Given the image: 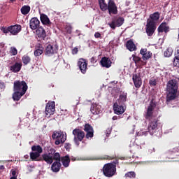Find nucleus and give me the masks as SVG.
Listing matches in <instances>:
<instances>
[{"label":"nucleus","mask_w":179,"mask_h":179,"mask_svg":"<svg viewBox=\"0 0 179 179\" xmlns=\"http://www.w3.org/2000/svg\"><path fill=\"white\" fill-rule=\"evenodd\" d=\"M156 108V102L153 100L150 101L146 113L144 115L145 120H149L148 131H156L157 129V125L159 124V117H157L153 115V110Z\"/></svg>","instance_id":"nucleus-1"},{"label":"nucleus","mask_w":179,"mask_h":179,"mask_svg":"<svg viewBox=\"0 0 179 179\" xmlns=\"http://www.w3.org/2000/svg\"><path fill=\"white\" fill-rule=\"evenodd\" d=\"M49 156L51 157L50 163H47V164H52L51 170L53 173H58L61 170V155L59 152H57V150L54 148H51L49 150Z\"/></svg>","instance_id":"nucleus-2"},{"label":"nucleus","mask_w":179,"mask_h":179,"mask_svg":"<svg viewBox=\"0 0 179 179\" xmlns=\"http://www.w3.org/2000/svg\"><path fill=\"white\" fill-rule=\"evenodd\" d=\"M166 101L170 103L172 100L177 99V93L178 92V82L176 79L169 80L166 84Z\"/></svg>","instance_id":"nucleus-3"},{"label":"nucleus","mask_w":179,"mask_h":179,"mask_svg":"<svg viewBox=\"0 0 179 179\" xmlns=\"http://www.w3.org/2000/svg\"><path fill=\"white\" fill-rule=\"evenodd\" d=\"M30 159L32 162H45V163H51V157H50V151L48 153H44L40 157L38 152H31L29 153Z\"/></svg>","instance_id":"nucleus-4"},{"label":"nucleus","mask_w":179,"mask_h":179,"mask_svg":"<svg viewBox=\"0 0 179 179\" xmlns=\"http://www.w3.org/2000/svg\"><path fill=\"white\" fill-rule=\"evenodd\" d=\"M58 43L57 42L49 43L45 47V55L46 57H52L58 52Z\"/></svg>","instance_id":"nucleus-5"},{"label":"nucleus","mask_w":179,"mask_h":179,"mask_svg":"<svg viewBox=\"0 0 179 179\" xmlns=\"http://www.w3.org/2000/svg\"><path fill=\"white\" fill-rule=\"evenodd\" d=\"M102 171L105 177H113V176H115L117 173V168H115V165H113L111 163H108L103 166Z\"/></svg>","instance_id":"nucleus-6"},{"label":"nucleus","mask_w":179,"mask_h":179,"mask_svg":"<svg viewBox=\"0 0 179 179\" xmlns=\"http://www.w3.org/2000/svg\"><path fill=\"white\" fill-rule=\"evenodd\" d=\"M73 135L74 136L73 141L76 146H79L80 142L83 141L86 134L85 131H82L80 129H74L72 132Z\"/></svg>","instance_id":"nucleus-7"},{"label":"nucleus","mask_w":179,"mask_h":179,"mask_svg":"<svg viewBox=\"0 0 179 179\" xmlns=\"http://www.w3.org/2000/svg\"><path fill=\"white\" fill-rule=\"evenodd\" d=\"M27 89H29V87L27 86V83H26V81H14L13 92H22L23 93H26V92H27Z\"/></svg>","instance_id":"nucleus-8"},{"label":"nucleus","mask_w":179,"mask_h":179,"mask_svg":"<svg viewBox=\"0 0 179 179\" xmlns=\"http://www.w3.org/2000/svg\"><path fill=\"white\" fill-rule=\"evenodd\" d=\"M52 139H56L55 144L60 145V143H65L66 141V134H64L62 131H55L52 135Z\"/></svg>","instance_id":"nucleus-9"},{"label":"nucleus","mask_w":179,"mask_h":179,"mask_svg":"<svg viewBox=\"0 0 179 179\" xmlns=\"http://www.w3.org/2000/svg\"><path fill=\"white\" fill-rule=\"evenodd\" d=\"M145 31L147 36L152 37L155 34V31H156V22L153 20H148Z\"/></svg>","instance_id":"nucleus-10"},{"label":"nucleus","mask_w":179,"mask_h":179,"mask_svg":"<svg viewBox=\"0 0 179 179\" xmlns=\"http://www.w3.org/2000/svg\"><path fill=\"white\" fill-rule=\"evenodd\" d=\"M132 80L136 89H140L141 86H142V73L141 71L133 73Z\"/></svg>","instance_id":"nucleus-11"},{"label":"nucleus","mask_w":179,"mask_h":179,"mask_svg":"<svg viewBox=\"0 0 179 179\" xmlns=\"http://www.w3.org/2000/svg\"><path fill=\"white\" fill-rule=\"evenodd\" d=\"M124 19L122 17H119L117 18H115L112 20L110 23H109V26L112 30H115L116 27H121L122 24H124Z\"/></svg>","instance_id":"nucleus-12"},{"label":"nucleus","mask_w":179,"mask_h":179,"mask_svg":"<svg viewBox=\"0 0 179 179\" xmlns=\"http://www.w3.org/2000/svg\"><path fill=\"white\" fill-rule=\"evenodd\" d=\"M83 130L85 132H86L85 138L86 139H92L93 136H94V129H93V127L90 125L89 123H86L84 125Z\"/></svg>","instance_id":"nucleus-13"},{"label":"nucleus","mask_w":179,"mask_h":179,"mask_svg":"<svg viewBox=\"0 0 179 179\" xmlns=\"http://www.w3.org/2000/svg\"><path fill=\"white\" fill-rule=\"evenodd\" d=\"M55 112V101H48V103H46L45 106V115L48 117H50V115H52Z\"/></svg>","instance_id":"nucleus-14"},{"label":"nucleus","mask_w":179,"mask_h":179,"mask_svg":"<svg viewBox=\"0 0 179 179\" xmlns=\"http://www.w3.org/2000/svg\"><path fill=\"white\" fill-rule=\"evenodd\" d=\"M108 10L109 15H117V13H118V8L114 1L109 0L108 3Z\"/></svg>","instance_id":"nucleus-15"},{"label":"nucleus","mask_w":179,"mask_h":179,"mask_svg":"<svg viewBox=\"0 0 179 179\" xmlns=\"http://www.w3.org/2000/svg\"><path fill=\"white\" fill-rule=\"evenodd\" d=\"M113 111L117 115H121L125 113V108L122 103H118L116 102L113 104Z\"/></svg>","instance_id":"nucleus-16"},{"label":"nucleus","mask_w":179,"mask_h":179,"mask_svg":"<svg viewBox=\"0 0 179 179\" xmlns=\"http://www.w3.org/2000/svg\"><path fill=\"white\" fill-rule=\"evenodd\" d=\"M140 54L142 55V59L144 62H148V59H150L152 57V53L148 51L146 48H142L140 50Z\"/></svg>","instance_id":"nucleus-17"},{"label":"nucleus","mask_w":179,"mask_h":179,"mask_svg":"<svg viewBox=\"0 0 179 179\" xmlns=\"http://www.w3.org/2000/svg\"><path fill=\"white\" fill-rule=\"evenodd\" d=\"M78 66L80 71L85 74L87 71V62H86V59L81 58L78 62Z\"/></svg>","instance_id":"nucleus-18"},{"label":"nucleus","mask_w":179,"mask_h":179,"mask_svg":"<svg viewBox=\"0 0 179 179\" xmlns=\"http://www.w3.org/2000/svg\"><path fill=\"white\" fill-rule=\"evenodd\" d=\"M132 58L134 64H136V66H138V68H142V66H145L146 64H148V62H144L142 60V58L136 55H132Z\"/></svg>","instance_id":"nucleus-19"},{"label":"nucleus","mask_w":179,"mask_h":179,"mask_svg":"<svg viewBox=\"0 0 179 179\" xmlns=\"http://www.w3.org/2000/svg\"><path fill=\"white\" fill-rule=\"evenodd\" d=\"M29 27L31 30H37L40 27V20L37 17H33L29 21Z\"/></svg>","instance_id":"nucleus-20"},{"label":"nucleus","mask_w":179,"mask_h":179,"mask_svg":"<svg viewBox=\"0 0 179 179\" xmlns=\"http://www.w3.org/2000/svg\"><path fill=\"white\" fill-rule=\"evenodd\" d=\"M40 20L42 24H44L45 26L50 27L52 24V22H51V20H50L48 16L44 13L40 14Z\"/></svg>","instance_id":"nucleus-21"},{"label":"nucleus","mask_w":179,"mask_h":179,"mask_svg":"<svg viewBox=\"0 0 179 179\" xmlns=\"http://www.w3.org/2000/svg\"><path fill=\"white\" fill-rule=\"evenodd\" d=\"M111 64H113L111 59L107 57H103L101 59L100 64L102 68H110Z\"/></svg>","instance_id":"nucleus-22"},{"label":"nucleus","mask_w":179,"mask_h":179,"mask_svg":"<svg viewBox=\"0 0 179 179\" xmlns=\"http://www.w3.org/2000/svg\"><path fill=\"white\" fill-rule=\"evenodd\" d=\"M10 33L13 36H16L22 31V26L19 24L11 25L9 27Z\"/></svg>","instance_id":"nucleus-23"},{"label":"nucleus","mask_w":179,"mask_h":179,"mask_svg":"<svg viewBox=\"0 0 179 179\" xmlns=\"http://www.w3.org/2000/svg\"><path fill=\"white\" fill-rule=\"evenodd\" d=\"M90 111L94 115H97L101 113V106L97 103H92L91 105Z\"/></svg>","instance_id":"nucleus-24"},{"label":"nucleus","mask_w":179,"mask_h":179,"mask_svg":"<svg viewBox=\"0 0 179 179\" xmlns=\"http://www.w3.org/2000/svg\"><path fill=\"white\" fill-rule=\"evenodd\" d=\"M36 33L38 38H41V40H45V38L47 37V33L43 27H38L36 30Z\"/></svg>","instance_id":"nucleus-25"},{"label":"nucleus","mask_w":179,"mask_h":179,"mask_svg":"<svg viewBox=\"0 0 179 179\" xmlns=\"http://www.w3.org/2000/svg\"><path fill=\"white\" fill-rule=\"evenodd\" d=\"M22 66H23V64L21 62H15V64L10 66V70L14 73H17V72H20Z\"/></svg>","instance_id":"nucleus-26"},{"label":"nucleus","mask_w":179,"mask_h":179,"mask_svg":"<svg viewBox=\"0 0 179 179\" xmlns=\"http://www.w3.org/2000/svg\"><path fill=\"white\" fill-rule=\"evenodd\" d=\"M170 31V27L167 26V23L162 22L158 27L159 33H169Z\"/></svg>","instance_id":"nucleus-27"},{"label":"nucleus","mask_w":179,"mask_h":179,"mask_svg":"<svg viewBox=\"0 0 179 179\" xmlns=\"http://www.w3.org/2000/svg\"><path fill=\"white\" fill-rule=\"evenodd\" d=\"M24 94H26V92L14 91V92L13 94V96H12L13 100L14 101H19V100H20V99H22V96H24Z\"/></svg>","instance_id":"nucleus-28"},{"label":"nucleus","mask_w":179,"mask_h":179,"mask_svg":"<svg viewBox=\"0 0 179 179\" xmlns=\"http://www.w3.org/2000/svg\"><path fill=\"white\" fill-rule=\"evenodd\" d=\"M44 52V48L41 44H39L38 46H36L35 50H34V55L35 57H40Z\"/></svg>","instance_id":"nucleus-29"},{"label":"nucleus","mask_w":179,"mask_h":179,"mask_svg":"<svg viewBox=\"0 0 179 179\" xmlns=\"http://www.w3.org/2000/svg\"><path fill=\"white\" fill-rule=\"evenodd\" d=\"M60 162H62L64 167H69V163H71V158L69 156L66 155L65 157H62L60 158Z\"/></svg>","instance_id":"nucleus-30"},{"label":"nucleus","mask_w":179,"mask_h":179,"mask_svg":"<svg viewBox=\"0 0 179 179\" xmlns=\"http://www.w3.org/2000/svg\"><path fill=\"white\" fill-rule=\"evenodd\" d=\"M126 47L129 51H135V50H136V46L132 40H129L127 42Z\"/></svg>","instance_id":"nucleus-31"},{"label":"nucleus","mask_w":179,"mask_h":179,"mask_svg":"<svg viewBox=\"0 0 179 179\" xmlns=\"http://www.w3.org/2000/svg\"><path fill=\"white\" fill-rule=\"evenodd\" d=\"M127 94L123 92L122 94L120 95L119 99H117V103L119 104H125L127 101Z\"/></svg>","instance_id":"nucleus-32"},{"label":"nucleus","mask_w":179,"mask_h":179,"mask_svg":"<svg viewBox=\"0 0 179 179\" xmlns=\"http://www.w3.org/2000/svg\"><path fill=\"white\" fill-rule=\"evenodd\" d=\"M32 152H35L36 153H39L41 155L43 153V148H41V145H33L31 147Z\"/></svg>","instance_id":"nucleus-33"},{"label":"nucleus","mask_w":179,"mask_h":179,"mask_svg":"<svg viewBox=\"0 0 179 179\" xmlns=\"http://www.w3.org/2000/svg\"><path fill=\"white\" fill-rule=\"evenodd\" d=\"M173 66L179 68V50H177V54L175 56V58L173 61Z\"/></svg>","instance_id":"nucleus-34"},{"label":"nucleus","mask_w":179,"mask_h":179,"mask_svg":"<svg viewBox=\"0 0 179 179\" xmlns=\"http://www.w3.org/2000/svg\"><path fill=\"white\" fill-rule=\"evenodd\" d=\"M30 6H23L21 8V13L22 15H28V13L30 12Z\"/></svg>","instance_id":"nucleus-35"},{"label":"nucleus","mask_w":179,"mask_h":179,"mask_svg":"<svg viewBox=\"0 0 179 179\" xmlns=\"http://www.w3.org/2000/svg\"><path fill=\"white\" fill-rule=\"evenodd\" d=\"M150 17L151 19L150 20H152V22L157 21L159 19H160V13H159V12H155L150 15Z\"/></svg>","instance_id":"nucleus-36"},{"label":"nucleus","mask_w":179,"mask_h":179,"mask_svg":"<svg viewBox=\"0 0 179 179\" xmlns=\"http://www.w3.org/2000/svg\"><path fill=\"white\" fill-rule=\"evenodd\" d=\"M22 62L24 65H27L28 64H30V62L31 61V58H30L28 55H24L22 58Z\"/></svg>","instance_id":"nucleus-37"},{"label":"nucleus","mask_w":179,"mask_h":179,"mask_svg":"<svg viewBox=\"0 0 179 179\" xmlns=\"http://www.w3.org/2000/svg\"><path fill=\"white\" fill-rule=\"evenodd\" d=\"M124 177L126 178H135L136 177V173H135L134 171H130L127 172L125 175Z\"/></svg>","instance_id":"nucleus-38"},{"label":"nucleus","mask_w":179,"mask_h":179,"mask_svg":"<svg viewBox=\"0 0 179 179\" xmlns=\"http://www.w3.org/2000/svg\"><path fill=\"white\" fill-rule=\"evenodd\" d=\"M164 57H166V58H169V57H171V55H173V50H171V49H170V48H167V49L164 51Z\"/></svg>","instance_id":"nucleus-39"},{"label":"nucleus","mask_w":179,"mask_h":179,"mask_svg":"<svg viewBox=\"0 0 179 179\" xmlns=\"http://www.w3.org/2000/svg\"><path fill=\"white\" fill-rule=\"evenodd\" d=\"M64 30L67 34H72V27L71 25H66L64 27Z\"/></svg>","instance_id":"nucleus-40"},{"label":"nucleus","mask_w":179,"mask_h":179,"mask_svg":"<svg viewBox=\"0 0 179 179\" xmlns=\"http://www.w3.org/2000/svg\"><path fill=\"white\" fill-rule=\"evenodd\" d=\"M149 84L150 86H156L157 85V80L156 78H152L149 81Z\"/></svg>","instance_id":"nucleus-41"},{"label":"nucleus","mask_w":179,"mask_h":179,"mask_svg":"<svg viewBox=\"0 0 179 179\" xmlns=\"http://www.w3.org/2000/svg\"><path fill=\"white\" fill-rule=\"evenodd\" d=\"M113 159H115V155H105L102 157V160H113Z\"/></svg>","instance_id":"nucleus-42"},{"label":"nucleus","mask_w":179,"mask_h":179,"mask_svg":"<svg viewBox=\"0 0 179 179\" xmlns=\"http://www.w3.org/2000/svg\"><path fill=\"white\" fill-rule=\"evenodd\" d=\"M99 6H100L101 10H103V11L107 10L108 9V5H107V3H106L100 4Z\"/></svg>","instance_id":"nucleus-43"},{"label":"nucleus","mask_w":179,"mask_h":179,"mask_svg":"<svg viewBox=\"0 0 179 179\" xmlns=\"http://www.w3.org/2000/svg\"><path fill=\"white\" fill-rule=\"evenodd\" d=\"M10 54L12 55H17V49L15 47H11L10 49Z\"/></svg>","instance_id":"nucleus-44"},{"label":"nucleus","mask_w":179,"mask_h":179,"mask_svg":"<svg viewBox=\"0 0 179 179\" xmlns=\"http://www.w3.org/2000/svg\"><path fill=\"white\" fill-rule=\"evenodd\" d=\"M1 31H3V33H4V34H8V33H10V29H9V27L7 28L3 27L1 29Z\"/></svg>","instance_id":"nucleus-45"},{"label":"nucleus","mask_w":179,"mask_h":179,"mask_svg":"<svg viewBox=\"0 0 179 179\" xmlns=\"http://www.w3.org/2000/svg\"><path fill=\"white\" fill-rule=\"evenodd\" d=\"M78 52H79V49H78L77 47H75L73 49H72L71 50V53L73 54V55H76V54H78Z\"/></svg>","instance_id":"nucleus-46"},{"label":"nucleus","mask_w":179,"mask_h":179,"mask_svg":"<svg viewBox=\"0 0 179 179\" xmlns=\"http://www.w3.org/2000/svg\"><path fill=\"white\" fill-rule=\"evenodd\" d=\"M6 87V85H5V83L0 81V89H2L4 90V89Z\"/></svg>","instance_id":"nucleus-47"},{"label":"nucleus","mask_w":179,"mask_h":179,"mask_svg":"<svg viewBox=\"0 0 179 179\" xmlns=\"http://www.w3.org/2000/svg\"><path fill=\"white\" fill-rule=\"evenodd\" d=\"M90 62H91V64H96L97 62V60H96V57H92L90 59Z\"/></svg>","instance_id":"nucleus-48"},{"label":"nucleus","mask_w":179,"mask_h":179,"mask_svg":"<svg viewBox=\"0 0 179 179\" xmlns=\"http://www.w3.org/2000/svg\"><path fill=\"white\" fill-rule=\"evenodd\" d=\"M100 37H101V34H100L99 32H96L94 34L95 38H100Z\"/></svg>","instance_id":"nucleus-49"},{"label":"nucleus","mask_w":179,"mask_h":179,"mask_svg":"<svg viewBox=\"0 0 179 179\" xmlns=\"http://www.w3.org/2000/svg\"><path fill=\"white\" fill-rule=\"evenodd\" d=\"M118 159H115V161L113 162V165L115 166V169H117V164H119Z\"/></svg>","instance_id":"nucleus-50"},{"label":"nucleus","mask_w":179,"mask_h":179,"mask_svg":"<svg viewBox=\"0 0 179 179\" xmlns=\"http://www.w3.org/2000/svg\"><path fill=\"white\" fill-rule=\"evenodd\" d=\"M64 148H65L66 150H68V149H71V144L66 143L65 144V145H64Z\"/></svg>","instance_id":"nucleus-51"},{"label":"nucleus","mask_w":179,"mask_h":179,"mask_svg":"<svg viewBox=\"0 0 179 179\" xmlns=\"http://www.w3.org/2000/svg\"><path fill=\"white\" fill-rule=\"evenodd\" d=\"M106 136H108L110 135V134H111V129H108L106 131Z\"/></svg>","instance_id":"nucleus-52"},{"label":"nucleus","mask_w":179,"mask_h":179,"mask_svg":"<svg viewBox=\"0 0 179 179\" xmlns=\"http://www.w3.org/2000/svg\"><path fill=\"white\" fill-rule=\"evenodd\" d=\"M11 174L13 177H17V176H16V171L11 170Z\"/></svg>","instance_id":"nucleus-53"},{"label":"nucleus","mask_w":179,"mask_h":179,"mask_svg":"<svg viewBox=\"0 0 179 179\" xmlns=\"http://www.w3.org/2000/svg\"><path fill=\"white\" fill-rule=\"evenodd\" d=\"M99 5H101V4L106 3V1L104 0H99Z\"/></svg>","instance_id":"nucleus-54"},{"label":"nucleus","mask_w":179,"mask_h":179,"mask_svg":"<svg viewBox=\"0 0 179 179\" xmlns=\"http://www.w3.org/2000/svg\"><path fill=\"white\" fill-rule=\"evenodd\" d=\"M0 170H5V166L0 165Z\"/></svg>","instance_id":"nucleus-55"},{"label":"nucleus","mask_w":179,"mask_h":179,"mask_svg":"<svg viewBox=\"0 0 179 179\" xmlns=\"http://www.w3.org/2000/svg\"><path fill=\"white\" fill-rule=\"evenodd\" d=\"M116 120H118V117H117V116H113V121H116Z\"/></svg>","instance_id":"nucleus-56"},{"label":"nucleus","mask_w":179,"mask_h":179,"mask_svg":"<svg viewBox=\"0 0 179 179\" xmlns=\"http://www.w3.org/2000/svg\"><path fill=\"white\" fill-rule=\"evenodd\" d=\"M143 135H145V136H146V135H148V131L143 132Z\"/></svg>","instance_id":"nucleus-57"},{"label":"nucleus","mask_w":179,"mask_h":179,"mask_svg":"<svg viewBox=\"0 0 179 179\" xmlns=\"http://www.w3.org/2000/svg\"><path fill=\"white\" fill-rule=\"evenodd\" d=\"M10 179H17V176H13Z\"/></svg>","instance_id":"nucleus-58"},{"label":"nucleus","mask_w":179,"mask_h":179,"mask_svg":"<svg viewBox=\"0 0 179 179\" xmlns=\"http://www.w3.org/2000/svg\"><path fill=\"white\" fill-rule=\"evenodd\" d=\"M24 158H25V159H29V155H24Z\"/></svg>","instance_id":"nucleus-59"},{"label":"nucleus","mask_w":179,"mask_h":179,"mask_svg":"<svg viewBox=\"0 0 179 179\" xmlns=\"http://www.w3.org/2000/svg\"><path fill=\"white\" fill-rule=\"evenodd\" d=\"M10 2L13 3V2H15L16 0H10Z\"/></svg>","instance_id":"nucleus-60"},{"label":"nucleus","mask_w":179,"mask_h":179,"mask_svg":"<svg viewBox=\"0 0 179 179\" xmlns=\"http://www.w3.org/2000/svg\"><path fill=\"white\" fill-rule=\"evenodd\" d=\"M22 1H24V0H22Z\"/></svg>","instance_id":"nucleus-61"}]
</instances>
